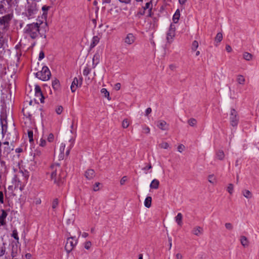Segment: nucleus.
I'll list each match as a JSON object with an SVG mask.
<instances>
[{"mask_svg":"<svg viewBox=\"0 0 259 259\" xmlns=\"http://www.w3.org/2000/svg\"><path fill=\"white\" fill-rule=\"evenodd\" d=\"M49 28L47 22L32 23L26 25L24 28V33L27 37L32 39L36 38L39 35L44 38L46 37V33L48 31Z\"/></svg>","mask_w":259,"mask_h":259,"instance_id":"nucleus-1","label":"nucleus"},{"mask_svg":"<svg viewBox=\"0 0 259 259\" xmlns=\"http://www.w3.org/2000/svg\"><path fill=\"white\" fill-rule=\"evenodd\" d=\"M50 169L51 180L58 186H62L65 182V175L62 171L60 165L58 163L53 164Z\"/></svg>","mask_w":259,"mask_h":259,"instance_id":"nucleus-2","label":"nucleus"},{"mask_svg":"<svg viewBox=\"0 0 259 259\" xmlns=\"http://www.w3.org/2000/svg\"><path fill=\"white\" fill-rule=\"evenodd\" d=\"M27 4L24 14L29 19H32L35 17V15L38 11L37 4L35 2H30L27 1Z\"/></svg>","mask_w":259,"mask_h":259,"instance_id":"nucleus-3","label":"nucleus"},{"mask_svg":"<svg viewBox=\"0 0 259 259\" xmlns=\"http://www.w3.org/2000/svg\"><path fill=\"white\" fill-rule=\"evenodd\" d=\"M13 18V14H8L0 17V29L4 31H7L10 27V22Z\"/></svg>","mask_w":259,"mask_h":259,"instance_id":"nucleus-4","label":"nucleus"},{"mask_svg":"<svg viewBox=\"0 0 259 259\" xmlns=\"http://www.w3.org/2000/svg\"><path fill=\"white\" fill-rule=\"evenodd\" d=\"M36 77L42 81H47L50 79L51 73L49 68L44 66L42 67L40 71L37 72L35 73Z\"/></svg>","mask_w":259,"mask_h":259,"instance_id":"nucleus-5","label":"nucleus"},{"mask_svg":"<svg viewBox=\"0 0 259 259\" xmlns=\"http://www.w3.org/2000/svg\"><path fill=\"white\" fill-rule=\"evenodd\" d=\"M77 244V240L75 237H68L65 245V250L69 254Z\"/></svg>","mask_w":259,"mask_h":259,"instance_id":"nucleus-6","label":"nucleus"},{"mask_svg":"<svg viewBox=\"0 0 259 259\" xmlns=\"http://www.w3.org/2000/svg\"><path fill=\"white\" fill-rule=\"evenodd\" d=\"M229 119L232 126H237L239 121V116L237 112L234 109H231Z\"/></svg>","mask_w":259,"mask_h":259,"instance_id":"nucleus-7","label":"nucleus"},{"mask_svg":"<svg viewBox=\"0 0 259 259\" xmlns=\"http://www.w3.org/2000/svg\"><path fill=\"white\" fill-rule=\"evenodd\" d=\"M176 28L175 25L171 24L167 33L166 40L168 43H171L175 36Z\"/></svg>","mask_w":259,"mask_h":259,"instance_id":"nucleus-8","label":"nucleus"},{"mask_svg":"<svg viewBox=\"0 0 259 259\" xmlns=\"http://www.w3.org/2000/svg\"><path fill=\"white\" fill-rule=\"evenodd\" d=\"M82 82V78L80 77L79 80L77 78L75 77L71 85L70 88L72 92L74 93L76 90L77 88L80 87Z\"/></svg>","mask_w":259,"mask_h":259,"instance_id":"nucleus-9","label":"nucleus"},{"mask_svg":"<svg viewBox=\"0 0 259 259\" xmlns=\"http://www.w3.org/2000/svg\"><path fill=\"white\" fill-rule=\"evenodd\" d=\"M136 40L135 36L131 33H128L124 39L125 44L128 45L133 44Z\"/></svg>","mask_w":259,"mask_h":259,"instance_id":"nucleus-10","label":"nucleus"},{"mask_svg":"<svg viewBox=\"0 0 259 259\" xmlns=\"http://www.w3.org/2000/svg\"><path fill=\"white\" fill-rule=\"evenodd\" d=\"M157 126L163 131H166L168 129V124L164 120H160L157 121Z\"/></svg>","mask_w":259,"mask_h":259,"instance_id":"nucleus-11","label":"nucleus"},{"mask_svg":"<svg viewBox=\"0 0 259 259\" xmlns=\"http://www.w3.org/2000/svg\"><path fill=\"white\" fill-rule=\"evenodd\" d=\"M192 233L197 236H199L203 234V229L200 226H196L193 228Z\"/></svg>","mask_w":259,"mask_h":259,"instance_id":"nucleus-12","label":"nucleus"},{"mask_svg":"<svg viewBox=\"0 0 259 259\" xmlns=\"http://www.w3.org/2000/svg\"><path fill=\"white\" fill-rule=\"evenodd\" d=\"M2 213L0 215V226L6 224V218L8 215V213L5 210L2 209Z\"/></svg>","mask_w":259,"mask_h":259,"instance_id":"nucleus-13","label":"nucleus"},{"mask_svg":"<svg viewBox=\"0 0 259 259\" xmlns=\"http://www.w3.org/2000/svg\"><path fill=\"white\" fill-rule=\"evenodd\" d=\"M95 176V171L92 169H89L85 172V177L88 180H91L93 179Z\"/></svg>","mask_w":259,"mask_h":259,"instance_id":"nucleus-14","label":"nucleus"},{"mask_svg":"<svg viewBox=\"0 0 259 259\" xmlns=\"http://www.w3.org/2000/svg\"><path fill=\"white\" fill-rule=\"evenodd\" d=\"M100 61V55L99 54H95L93 58V66L95 68Z\"/></svg>","mask_w":259,"mask_h":259,"instance_id":"nucleus-15","label":"nucleus"},{"mask_svg":"<svg viewBox=\"0 0 259 259\" xmlns=\"http://www.w3.org/2000/svg\"><path fill=\"white\" fill-rule=\"evenodd\" d=\"M18 255V246L16 245H12L11 255L13 258L16 257Z\"/></svg>","mask_w":259,"mask_h":259,"instance_id":"nucleus-16","label":"nucleus"},{"mask_svg":"<svg viewBox=\"0 0 259 259\" xmlns=\"http://www.w3.org/2000/svg\"><path fill=\"white\" fill-rule=\"evenodd\" d=\"M100 38L98 36H94L92 39L90 45V48H94L99 42Z\"/></svg>","mask_w":259,"mask_h":259,"instance_id":"nucleus-17","label":"nucleus"},{"mask_svg":"<svg viewBox=\"0 0 259 259\" xmlns=\"http://www.w3.org/2000/svg\"><path fill=\"white\" fill-rule=\"evenodd\" d=\"M159 185V182L157 179H154L150 185L151 189H157L158 188Z\"/></svg>","mask_w":259,"mask_h":259,"instance_id":"nucleus-18","label":"nucleus"},{"mask_svg":"<svg viewBox=\"0 0 259 259\" xmlns=\"http://www.w3.org/2000/svg\"><path fill=\"white\" fill-rule=\"evenodd\" d=\"M222 33L221 32L218 33L216 36L215 37V46H218L219 45V44L222 40Z\"/></svg>","mask_w":259,"mask_h":259,"instance_id":"nucleus-19","label":"nucleus"},{"mask_svg":"<svg viewBox=\"0 0 259 259\" xmlns=\"http://www.w3.org/2000/svg\"><path fill=\"white\" fill-rule=\"evenodd\" d=\"M52 86L55 90H58L60 88V82L58 79H55L52 80Z\"/></svg>","mask_w":259,"mask_h":259,"instance_id":"nucleus-20","label":"nucleus"},{"mask_svg":"<svg viewBox=\"0 0 259 259\" xmlns=\"http://www.w3.org/2000/svg\"><path fill=\"white\" fill-rule=\"evenodd\" d=\"M65 145L63 143H62L60 147V153L59 156V159H63L64 158V152L65 150Z\"/></svg>","mask_w":259,"mask_h":259,"instance_id":"nucleus-21","label":"nucleus"},{"mask_svg":"<svg viewBox=\"0 0 259 259\" xmlns=\"http://www.w3.org/2000/svg\"><path fill=\"white\" fill-rule=\"evenodd\" d=\"M152 197L151 196H147L144 201V205L147 208H149L151 206Z\"/></svg>","mask_w":259,"mask_h":259,"instance_id":"nucleus-22","label":"nucleus"},{"mask_svg":"<svg viewBox=\"0 0 259 259\" xmlns=\"http://www.w3.org/2000/svg\"><path fill=\"white\" fill-rule=\"evenodd\" d=\"M182 218L183 215L181 213H178L177 216L175 217L176 222L177 224L181 226L182 225Z\"/></svg>","mask_w":259,"mask_h":259,"instance_id":"nucleus-23","label":"nucleus"},{"mask_svg":"<svg viewBox=\"0 0 259 259\" xmlns=\"http://www.w3.org/2000/svg\"><path fill=\"white\" fill-rule=\"evenodd\" d=\"M6 145L4 147L3 150V154H5L6 152L8 153L10 151V147H9V142L8 141H5L4 143H2V145Z\"/></svg>","mask_w":259,"mask_h":259,"instance_id":"nucleus-24","label":"nucleus"},{"mask_svg":"<svg viewBox=\"0 0 259 259\" xmlns=\"http://www.w3.org/2000/svg\"><path fill=\"white\" fill-rule=\"evenodd\" d=\"M240 242L241 244L245 247L247 246L248 245V241L247 238L244 236H241L240 237Z\"/></svg>","mask_w":259,"mask_h":259,"instance_id":"nucleus-25","label":"nucleus"},{"mask_svg":"<svg viewBox=\"0 0 259 259\" xmlns=\"http://www.w3.org/2000/svg\"><path fill=\"white\" fill-rule=\"evenodd\" d=\"M216 156L218 159L221 160H223L225 157L223 151L220 150L217 151L216 153Z\"/></svg>","mask_w":259,"mask_h":259,"instance_id":"nucleus-26","label":"nucleus"},{"mask_svg":"<svg viewBox=\"0 0 259 259\" xmlns=\"http://www.w3.org/2000/svg\"><path fill=\"white\" fill-rule=\"evenodd\" d=\"M6 251V243H3L2 245L0 246V257L3 256L5 254Z\"/></svg>","mask_w":259,"mask_h":259,"instance_id":"nucleus-27","label":"nucleus"},{"mask_svg":"<svg viewBox=\"0 0 259 259\" xmlns=\"http://www.w3.org/2000/svg\"><path fill=\"white\" fill-rule=\"evenodd\" d=\"M242 193L243 196L246 198L249 199L252 197L251 193L249 190H244L242 191Z\"/></svg>","mask_w":259,"mask_h":259,"instance_id":"nucleus-28","label":"nucleus"},{"mask_svg":"<svg viewBox=\"0 0 259 259\" xmlns=\"http://www.w3.org/2000/svg\"><path fill=\"white\" fill-rule=\"evenodd\" d=\"M101 93L104 95L105 98H107L108 100L109 99V92L105 88H103L101 90Z\"/></svg>","mask_w":259,"mask_h":259,"instance_id":"nucleus-29","label":"nucleus"},{"mask_svg":"<svg viewBox=\"0 0 259 259\" xmlns=\"http://www.w3.org/2000/svg\"><path fill=\"white\" fill-rule=\"evenodd\" d=\"M35 95L36 97L39 98L41 103L44 102L45 98L42 94V92L37 93L35 94Z\"/></svg>","mask_w":259,"mask_h":259,"instance_id":"nucleus-30","label":"nucleus"},{"mask_svg":"<svg viewBox=\"0 0 259 259\" xmlns=\"http://www.w3.org/2000/svg\"><path fill=\"white\" fill-rule=\"evenodd\" d=\"M208 181L211 184H214L216 183V179L213 175H210L208 177Z\"/></svg>","mask_w":259,"mask_h":259,"instance_id":"nucleus-31","label":"nucleus"},{"mask_svg":"<svg viewBox=\"0 0 259 259\" xmlns=\"http://www.w3.org/2000/svg\"><path fill=\"white\" fill-rule=\"evenodd\" d=\"M152 5L151 2H148L147 3L145 6V7H143V9L145 11L146 9H149V16H151V8H150V6Z\"/></svg>","mask_w":259,"mask_h":259,"instance_id":"nucleus-32","label":"nucleus"},{"mask_svg":"<svg viewBox=\"0 0 259 259\" xmlns=\"http://www.w3.org/2000/svg\"><path fill=\"white\" fill-rule=\"evenodd\" d=\"M237 81L239 84H243L245 82V78L243 76L239 75L237 77Z\"/></svg>","mask_w":259,"mask_h":259,"instance_id":"nucleus-33","label":"nucleus"},{"mask_svg":"<svg viewBox=\"0 0 259 259\" xmlns=\"http://www.w3.org/2000/svg\"><path fill=\"white\" fill-rule=\"evenodd\" d=\"M243 58L247 61H249L252 58V55L249 53L245 52L243 54Z\"/></svg>","mask_w":259,"mask_h":259,"instance_id":"nucleus-34","label":"nucleus"},{"mask_svg":"<svg viewBox=\"0 0 259 259\" xmlns=\"http://www.w3.org/2000/svg\"><path fill=\"white\" fill-rule=\"evenodd\" d=\"M5 44V39L3 33L0 31V49L4 47Z\"/></svg>","mask_w":259,"mask_h":259,"instance_id":"nucleus-35","label":"nucleus"},{"mask_svg":"<svg viewBox=\"0 0 259 259\" xmlns=\"http://www.w3.org/2000/svg\"><path fill=\"white\" fill-rule=\"evenodd\" d=\"M159 147L160 148L166 149L169 147V144L165 142H163L159 144Z\"/></svg>","mask_w":259,"mask_h":259,"instance_id":"nucleus-36","label":"nucleus"},{"mask_svg":"<svg viewBox=\"0 0 259 259\" xmlns=\"http://www.w3.org/2000/svg\"><path fill=\"white\" fill-rule=\"evenodd\" d=\"M12 237H13L15 239L17 240V242H19V237L18 235V232L15 229L13 231L12 234Z\"/></svg>","mask_w":259,"mask_h":259,"instance_id":"nucleus-37","label":"nucleus"},{"mask_svg":"<svg viewBox=\"0 0 259 259\" xmlns=\"http://www.w3.org/2000/svg\"><path fill=\"white\" fill-rule=\"evenodd\" d=\"M198 46H199V45H198V42L197 41H196V40L193 41L192 42V47H191L192 50L196 51V50L198 48Z\"/></svg>","mask_w":259,"mask_h":259,"instance_id":"nucleus-38","label":"nucleus"},{"mask_svg":"<svg viewBox=\"0 0 259 259\" xmlns=\"http://www.w3.org/2000/svg\"><path fill=\"white\" fill-rule=\"evenodd\" d=\"M188 122L190 126H193L196 124L197 121L195 118H191L188 120Z\"/></svg>","mask_w":259,"mask_h":259,"instance_id":"nucleus-39","label":"nucleus"},{"mask_svg":"<svg viewBox=\"0 0 259 259\" xmlns=\"http://www.w3.org/2000/svg\"><path fill=\"white\" fill-rule=\"evenodd\" d=\"M33 131L31 130H28V137L29 140L30 142L33 141Z\"/></svg>","mask_w":259,"mask_h":259,"instance_id":"nucleus-40","label":"nucleus"},{"mask_svg":"<svg viewBox=\"0 0 259 259\" xmlns=\"http://www.w3.org/2000/svg\"><path fill=\"white\" fill-rule=\"evenodd\" d=\"M234 186L232 184H229L227 187V191L230 194H232L233 192Z\"/></svg>","mask_w":259,"mask_h":259,"instance_id":"nucleus-41","label":"nucleus"},{"mask_svg":"<svg viewBox=\"0 0 259 259\" xmlns=\"http://www.w3.org/2000/svg\"><path fill=\"white\" fill-rule=\"evenodd\" d=\"M50 7H48V6H44L42 7V10L43 11V14L42 15L45 16V17H46L47 15V11H48V10L49 9Z\"/></svg>","mask_w":259,"mask_h":259,"instance_id":"nucleus-42","label":"nucleus"},{"mask_svg":"<svg viewBox=\"0 0 259 259\" xmlns=\"http://www.w3.org/2000/svg\"><path fill=\"white\" fill-rule=\"evenodd\" d=\"M6 8L4 5L2 4V2L0 3V15L3 14L6 12Z\"/></svg>","mask_w":259,"mask_h":259,"instance_id":"nucleus-43","label":"nucleus"},{"mask_svg":"<svg viewBox=\"0 0 259 259\" xmlns=\"http://www.w3.org/2000/svg\"><path fill=\"white\" fill-rule=\"evenodd\" d=\"M180 15H179L177 14H175L174 15L173 17H172V20L175 23H177L178 22V21L180 19Z\"/></svg>","mask_w":259,"mask_h":259,"instance_id":"nucleus-44","label":"nucleus"},{"mask_svg":"<svg viewBox=\"0 0 259 259\" xmlns=\"http://www.w3.org/2000/svg\"><path fill=\"white\" fill-rule=\"evenodd\" d=\"M58 203V199L57 198H55V199L53 200L52 202L53 209H55L57 207Z\"/></svg>","mask_w":259,"mask_h":259,"instance_id":"nucleus-45","label":"nucleus"},{"mask_svg":"<svg viewBox=\"0 0 259 259\" xmlns=\"http://www.w3.org/2000/svg\"><path fill=\"white\" fill-rule=\"evenodd\" d=\"M129 125V121L127 119H125L123 120L122 123V126L123 128H127Z\"/></svg>","mask_w":259,"mask_h":259,"instance_id":"nucleus-46","label":"nucleus"},{"mask_svg":"<svg viewBox=\"0 0 259 259\" xmlns=\"http://www.w3.org/2000/svg\"><path fill=\"white\" fill-rule=\"evenodd\" d=\"M91 72L90 69H89L88 67L84 68L83 70V74L84 76H87Z\"/></svg>","mask_w":259,"mask_h":259,"instance_id":"nucleus-47","label":"nucleus"},{"mask_svg":"<svg viewBox=\"0 0 259 259\" xmlns=\"http://www.w3.org/2000/svg\"><path fill=\"white\" fill-rule=\"evenodd\" d=\"M4 155V154H3V150H2V143L0 141V162H1V163L4 162V161H1L2 157Z\"/></svg>","mask_w":259,"mask_h":259,"instance_id":"nucleus-48","label":"nucleus"},{"mask_svg":"<svg viewBox=\"0 0 259 259\" xmlns=\"http://www.w3.org/2000/svg\"><path fill=\"white\" fill-rule=\"evenodd\" d=\"M91 245H92L91 242L90 241H87L85 242L84 247L86 249L88 250L91 248Z\"/></svg>","mask_w":259,"mask_h":259,"instance_id":"nucleus-49","label":"nucleus"},{"mask_svg":"<svg viewBox=\"0 0 259 259\" xmlns=\"http://www.w3.org/2000/svg\"><path fill=\"white\" fill-rule=\"evenodd\" d=\"M143 131L144 133L146 134H149L150 132V129L148 126L146 125H144L143 126Z\"/></svg>","mask_w":259,"mask_h":259,"instance_id":"nucleus-50","label":"nucleus"},{"mask_svg":"<svg viewBox=\"0 0 259 259\" xmlns=\"http://www.w3.org/2000/svg\"><path fill=\"white\" fill-rule=\"evenodd\" d=\"M54 135L52 133H50L48 137L47 140L49 142H52L54 140Z\"/></svg>","mask_w":259,"mask_h":259,"instance_id":"nucleus-51","label":"nucleus"},{"mask_svg":"<svg viewBox=\"0 0 259 259\" xmlns=\"http://www.w3.org/2000/svg\"><path fill=\"white\" fill-rule=\"evenodd\" d=\"M63 111V107L61 106H59L56 109V112L58 114H60Z\"/></svg>","mask_w":259,"mask_h":259,"instance_id":"nucleus-52","label":"nucleus"},{"mask_svg":"<svg viewBox=\"0 0 259 259\" xmlns=\"http://www.w3.org/2000/svg\"><path fill=\"white\" fill-rule=\"evenodd\" d=\"M100 185V183L99 182H97L95 184L94 187H93V190L94 191H97L99 190V186Z\"/></svg>","mask_w":259,"mask_h":259,"instance_id":"nucleus-53","label":"nucleus"},{"mask_svg":"<svg viewBox=\"0 0 259 259\" xmlns=\"http://www.w3.org/2000/svg\"><path fill=\"white\" fill-rule=\"evenodd\" d=\"M184 149L185 146L182 144L179 145L178 147V151L181 153L183 151H184Z\"/></svg>","mask_w":259,"mask_h":259,"instance_id":"nucleus-54","label":"nucleus"},{"mask_svg":"<svg viewBox=\"0 0 259 259\" xmlns=\"http://www.w3.org/2000/svg\"><path fill=\"white\" fill-rule=\"evenodd\" d=\"M225 227L226 228L228 229V230H232L233 229V226L230 223H227L225 224Z\"/></svg>","mask_w":259,"mask_h":259,"instance_id":"nucleus-55","label":"nucleus"},{"mask_svg":"<svg viewBox=\"0 0 259 259\" xmlns=\"http://www.w3.org/2000/svg\"><path fill=\"white\" fill-rule=\"evenodd\" d=\"M39 146H41V147H44L46 146V141L45 140V139H41L40 140V143H39Z\"/></svg>","mask_w":259,"mask_h":259,"instance_id":"nucleus-56","label":"nucleus"},{"mask_svg":"<svg viewBox=\"0 0 259 259\" xmlns=\"http://www.w3.org/2000/svg\"><path fill=\"white\" fill-rule=\"evenodd\" d=\"M126 180H127L126 177V176L123 177L120 181V185H124Z\"/></svg>","mask_w":259,"mask_h":259,"instance_id":"nucleus-57","label":"nucleus"},{"mask_svg":"<svg viewBox=\"0 0 259 259\" xmlns=\"http://www.w3.org/2000/svg\"><path fill=\"white\" fill-rule=\"evenodd\" d=\"M45 57V54L43 51H40L39 54L38 60H41Z\"/></svg>","mask_w":259,"mask_h":259,"instance_id":"nucleus-58","label":"nucleus"},{"mask_svg":"<svg viewBox=\"0 0 259 259\" xmlns=\"http://www.w3.org/2000/svg\"><path fill=\"white\" fill-rule=\"evenodd\" d=\"M0 203L2 204L4 203V194L2 191H0Z\"/></svg>","mask_w":259,"mask_h":259,"instance_id":"nucleus-59","label":"nucleus"},{"mask_svg":"<svg viewBox=\"0 0 259 259\" xmlns=\"http://www.w3.org/2000/svg\"><path fill=\"white\" fill-rule=\"evenodd\" d=\"M40 92H41L40 87L38 85H36L35 86V94Z\"/></svg>","mask_w":259,"mask_h":259,"instance_id":"nucleus-60","label":"nucleus"},{"mask_svg":"<svg viewBox=\"0 0 259 259\" xmlns=\"http://www.w3.org/2000/svg\"><path fill=\"white\" fill-rule=\"evenodd\" d=\"M120 87H121V84L120 83H116L115 84V87H114V88L116 90L118 91L119 90H120Z\"/></svg>","mask_w":259,"mask_h":259,"instance_id":"nucleus-61","label":"nucleus"},{"mask_svg":"<svg viewBox=\"0 0 259 259\" xmlns=\"http://www.w3.org/2000/svg\"><path fill=\"white\" fill-rule=\"evenodd\" d=\"M151 111H152V110H151V108H147V109L146 110V111H145L146 115L148 116L151 112Z\"/></svg>","mask_w":259,"mask_h":259,"instance_id":"nucleus-62","label":"nucleus"},{"mask_svg":"<svg viewBox=\"0 0 259 259\" xmlns=\"http://www.w3.org/2000/svg\"><path fill=\"white\" fill-rule=\"evenodd\" d=\"M152 168V166H151V164H149L148 165L144 167L143 168V170H149L150 169H151Z\"/></svg>","mask_w":259,"mask_h":259,"instance_id":"nucleus-63","label":"nucleus"},{"mask_svg":"<svg viewBox=\"0 0 259 259\" xmlns=\"http://www.w3.org/2000/svg\"><path fill=\"white\" fill-rule=\"evenodd\" d=\"M169 67L171 70H174L177 67L175 64H172L169 65Z\"/></svg>","mask_w":259,"mask_h":259,"instance_id":"nucleus-64","label":"nucleus"}]
</instances>
